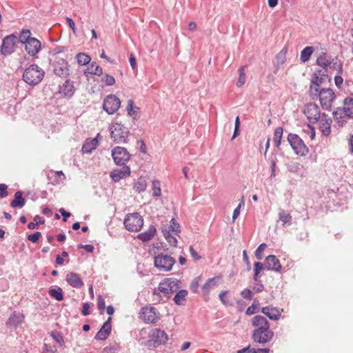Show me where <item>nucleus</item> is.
<instances>
[{
    "label": "nucleus",
    "instance_id": "61",
    "mask_svg": "<svg viewBox=\"0 0 353 353\" xmlns=\"http://www.w3.org/2000/svg\"><path fill=\"white\" fill-rule=\"evenodd\" d=\"M241 295L242 296L243 298L247 300H252L253 297L252 291L248 288H245L243 290H242L241 292Z\"/></svg>",
    "mask_w": 353,
    "mask_h": 353
},
{
    "label": "nucleus",
    "instance_id": "59",
    "mask_svg": "<svg viewBox=\"0 0 353 353\" xmlns=\"http://www.w3.org/2000/svg\"><path fill=\"white\" fill-rule=\"evenodd\" d=\"M258 311H259V310L257 308L256 304H255V303H253L250 306H249L247 308V310L245 311V314L248 316H250L252 314L256 313Z\"/></svg>",
    "mask_w": 353,
    "mask_h": 353
},
{
    "label": "nucleus",
    "instance_id": "62",
    "mask_svg": "<svg viewBox=\"0 0 353 353\" xmlns=\"http://www.w3.org/2000/svg\"><path fill=\"white\" fill-rule=\"evenodd\" d=\"M65 21H66L67 24L69 26V28L72 30V32L74 34H76L77 28H76V26H75L74 21H73V19L69 17H66Z\"/></svg>",
    "mask_w": 353,
    "mask_h": 353
},
{
    "label": "nucleus",
    "instance_id": "44",
    "mask_svg": "<svg viewBox=\"0 0 353 353\" xmlns=\"http://www.w3.org/2000/svg\"><path fill=\"white\" fill-rule=\"evenodd\" d=\"M163 234L171 246L176 247L178 243L176 238L169 231H162Z\"/></svg>",
    "mask_w": 353,
    "mask_h": 353
},
{
    "label": "nucleus",
    "instance_id": "42",
    "mask_svg": "<svg viewBox=\"0 0 353 353\" xmlns=\"http://www.w3.org/2000/svg\"><path fill=\"white\" fill-rule=\"evenodd\" d=\"M202 280L201 276L195 277L191 282L190 289L192 293L197 294Z\"/></svg>",
    "mask_w": 353,
    "mask_h": 353
},
{
    "label": "nucleus",
    "instance_id": "25",
    "mask_svg": "<svg viewBox=\"0 0 353 353\" xmlns=\"http://www.w3.org/2000/svg\"><path fill=\"white\" fill-rule=\"evenodd\" d=\"M24 318L25 316L23 314L14 312L10 314V317L6 321V326L8 327H17L23 322Z\"/></svg>",
    "mask_w": 353,
    "mask_h": 353
},
{
    "label": "nucleus",
    "instance_id": "2",
    "mask_svg": "<svg viewBox=\"0 0 353 353\" xmlns=\"http://www.w3.org/2000/svg\"><path fill=\"white\" fill-rule=\"evenodd\" d=\"M180 280L173 278H165L159 283L157 288H155L152 291V296L154 301L159 303L163 301L161 292L164 294H172L176 292L180 288Z\"/></svg>",
    "mask_w": 353,
    "mask_h": 353
},
{
    "label": "nucleus",
    "instance_id": "35",
    "mask_svg": "<svg viewBox=\"0 0 353 353\" xmlns=\"http://www.w3.org/2000/svg\"><path fill=\"white\" fill-rule=\"evenodd\" d=\"M279 218L280 221L282 222V225L283 226H289L292 225V216L290 213L286 212L284 210H282L279 214Z\"/></svg>",
    "mask_w": 353,
    "mask_h": 353
},
{
    "label": "nucleus",
    "instance_id": "26",
    "mask_svg": "<svg viewBox=\"0 0 353 353\" xmlns=\"http://www.w3.org/2000/svg\"><path fill=\"white\" fill-rule=\"evenodd\" d=\"M65 281L70 286L75 288H80L84 285L80 276L75 272H70L67 274L65 276Z\"/></svg>",
    "mask_w": 353,
    "mask_h": 353
},
{
    "label": "nucleus",
    "instance_id": "51",
    "mask_svg": "<svg viewBox=\"0 0 353 353\" xmlns=\"http://www.w3.org/2000/svg\"><path fill=\"white\" fill-rule=\"evenodd\" d=\"M303 132L305 133H306L310 139L311 140H314V138H315V128L313 125H312V124L310 123H307L305 128L303 129Z\"/></svg>",
    "mask_w": 353,
    "mask_h": 353
},
{
    "label": "nucleus",
    "instance_id": "3",
    "mask_svg": "<svg viewBox=\"0 0 353 353\" xmlns=\"http://www.w3.org/2000/svg\"><path fill=\"white\" fill-rule=\"evenodd\" d=\"M309 95L313 99L318 98L323 109L330 111L332 103L336 99V94L331 88H321L320 90L311 88L308 91Z\"/></svg>",
    "mask_w": 353,
    "mask_h": 353
},
{
    "label": "nucleus",
    "instance_id": "60",
    "mask_svg": "<svg viewBox=\"0 0 353 353\" xmlns=\"http://www.w3.org/2000/svg\"><path fill=\"white\" fill-rule=\"evenodd\" d=\"M244 205V200L242 199L241 202L239 203V205L234 210L233 214H232V221H234L235 219L239 216L240 214V209L242 205Z\"/></svg>",
    "mask_w": 353,
    "mask_h": 353
},
{
    "label": "nucleus",
    "instance_id": "31",
    "mask_svg": "<svg viewBox=\"0 0 353 353\" xmlns=\"http://www.w3.org/2000/svg\"><path fill=\"white\" fill-rule=\"evenodd\" d=\"M316 63L319 66L325 70V72H327L328 66L330 64V61L327 57V53L323 52L321 54H320L317 57Z\"/></svg>",
    "mask_w": 353,
    "mask_h": 353
},
{
    "label": "nucleus",
    "instance_id": "28",
    "mask_svg": "<svg viewBox=\"0 0 353 353\" xmlns=\"http://www.w3.org/2000/svg\"><path fill=\"white\" fill-rule=\"evenodd\" d=\"M26 204V199L23 196V192L20 190L17 191L14 194V198L10 203L12 208H23Z\"/></svg>",
    "mask_w": 353,
    "mask_h": 353
},
{
    "label": "nucleus",
    "instance_id": "30",
    "mask_svg": "<svg viewBox=\"0 0 353 353\" xmlns=\"http://www.w3.org/2000/svg\"><path fill=\"white\" fill-rule=\"evenodd\" d=\"M343 106L341 107L349 118L353 119V98L346 97L343 101Z\"/></svg>",
    "mask_w": 353,
    "mask_h": 353
},
{
    "label": "nucleus",
    "instance_id": "41",
    "mask_svg": "<svg viewBox=\"0 0 353 353\" xmlns=\"http://www.w3.org/2000/svg\"><path fill=\"white\" fill-rule=\"evenodd\" d=\"M76 59L79 65H85L90 62L91 57L83 52H79L76 55Z\"/></svg>",
    "mask_w": 353,
    "mask_h": 353
},
{
    "label": "nucleus",
    "instance_id": "19",
    "mask_svg": "<svg viewBox=\"0 0 353 353\" xmlns=\"http://www.w3.org/2000/svg\"><path fill=\"white\" fill-rule=\"evenodd\" d=\"M265 268L268 270L279 272L281 270V265L279 260L274 254L268 255L264 261Z\"/></svg>",
    "mask_w": 353,
    "mask_h": 353
},
{
    "label": "nucleus",
    "instance_id": "56",
    "mask_svg": "<svg viewBox=\"0 0 353 353\" xmlns=\"http://www.w3.org/2000/svg\"><path fill=\"white\" fill-rule=\"evenodd\" d=\"M41 236V233L39 231L35 232L34 233L30 234L27 239L28 241H31L32 243H36L38 242L39 239Z\"/></svg>",
    "mask_w": 353,
    "mask_h": 353
},
{
    "label": "nucleus",
    "instance_id": "7",
    "mask_svg": "<svg viewBox=\"0 0 353 353\" xmlns=\"http://www.w3.org/2000/svg\"><path fill=\"white\" fill-rule=\"evenodd\" d=\"M175 263L174 258L164 253H159L154 257V266L159 271H170Z\"/></svg>",
    "mask_w": 353,
    "mask_h": 353
},
{
    "label": "nucleus",
    "instance_id": "43",
    "mask_svg": "<svg viewBox=\"0 0 353 353\" xmlns=\"http://www.w3.org/2000/svg\"><path fill=\"white\" fill-rule=\"evenodd\" d=\"M245 66L243 65L239 68V79L236 82V86L239 88L242 87L245 83Z\"/></svg>",
    "mask_w": 353,
    "mask_h": 353
},
{
    "label": "nucleus",
    "instance_id": "4",
    "mask_svg": "<svg viewBox=\"0 0 353 353\" xmlns=\"http://www.w3.org/2000/svg\"><path fill=\"white\" fill-rule=\"evenodd\" d=\"M29 29H23L19 37V43L25 45V50L30 56L37 54L41 49V42L36 38L31 37Z\"/></svg>",
    "mask_w": 353,
    "mask_h": 353
},
{
    "label": "nucleus",
    "instance_id": "27",
    "mask_svg": "<svg viewBox=\"0 0 353 353\" xmlns=\"http://www.w3.org/2000/svg\"><path fill=\"white\" fill-rule=\"evenodd\" d=\"M156 232V227L153 225H150L147 230L139 233L137 235V238L143 242L148 241L154 236Z\"/></svg>",
    "mask_w": 353,
    "mask_h": 353
},
{
    "label": "nucleus",
    "instance_id": "1",
    "mask_svg": "<svg viewBox=\"0 0 353 353\" xmlns=\"http://www.w3.org/2000/svg\"><path fill=\"white\" fill-rule=\"evenodd\" d=\"M253 331L252 339L254 343L265 345L272 341L274 336L267 319L262 315H256L252 319Z\"/></svg>",
    "mask_w": 353,
    "mask_h": 353
},
{
    "label": "nucleus",
    "instance_id": "39",
    "mask_svg": "<svg viewBox=\"0 0 353 353\" xmlns=\"http://www.w3.org/2000/svg\"><path fill=\"white\" fill-rule=\"evenodd\" d=\"M162 231H169V232H173L174 234L177 235L181 232L179 223L172 218L170 221V225L168 229H162Z\"/></svg>",
    "mask_w": 353,
    "mask_h": 353
},
{
    "label": "nucleus",
    "instance_id": "58",
    "mask_svg": "<svg viewBox=\"0 0 353 353\" xmlns=\"http://www.w3.org/2000/svg\"><path fill=\"white\" fill-rule=\"evenodd\" d=\"M190 254L194 261H198L201 259V256L194 250L192 245L189 248Z\"/></svg>",
    "mask_w": 353,
    "mask_h": 353
},
{
    "label": "nucleus",
    "instance_id": "20",
    "mask_svg": "<svg viewBox=\"0 0 353 353\" xmlns=\"http://www.w3.org/2000/svg\"><path fill=\"white\" fill-rule=\"evenodd\" d=\"M111 320V317H108L107 321L103 323L94 336L95 340L104 341L108 339L112 330Z\"/></svg>",
    "mask_w": 353,
    "mask_h": 353
},
{
    "label": "nucleus",
    "instance_id": "17",
    "mask_svg": "<svg viewBox=\"0 0 353 353\" xmlns=\"http://www.w3.org/2000/svg\"><path fill=\"white\" fill-rule=\"evenodd\" d=\"M75 91L76 89L74 85V82L70 79H66L62 85H59V93L65 98H72Z\"/></svg>",
    "mask_w": 353,
    "mask_h": 353
},
{
    "label": "nucleus",
    "instance_id": "5",
    "mask_svg": "<svg viewBox=\"0 0 353 353\" xmlns=\"http://www.w3.org/2000/svg\"><path fill=\"white\" fill-rule=\"evenodd\" d=\"M45 72L37 64L30 65L26 68L22 74V79L29 85L39 84L44 77Z\"/></svg>",
    "mask_w": 353,
    "mask_h": 353
},
{
    "label": "nucleus",
    "instance_id": "10",
    "mask_svg": "<svg viewBox=\"0 0 353 353\" xmlns=\"http://www.w3.org/2000/svg\"><path fill=\"white\" fill-rule=\"evenodd\" d=\"M287 140L296 154L305 156L307 153V148L303 141L296 134L290 133Z\"/></svg>",
    "mask_w": 353,
    "mask_h": 353
},
{
    "label": "nucleus",
    "instance_id": "34",
    "mask_svg": "<svg viewBox=\"0 0 353 353\" xmlns=\"http://www.w3.org/2000/svg\"><path fill=\"white\" fill-rule=\"evenodd\" d=\"M147 188V183L145 179L141 176L134 183L133 185L134 190L140 193L144 192Z\"/></svg>",
    "mask_w": 353,
    "mask_h": 353
},
{
    "label": "nucleus",
    "instance_id": "46",
    "mask_svg": "<svg viewBox=\"0 0 353 353\" xmlns=\"http://www.w3.org/2000/svg\"><path fill=\"white\" fill-rule=\"evenodd\" d=\"M288 48L285 46L276 55V59L279 65H283L285 61V56Z\"/></svg>",
    "mask_w": 353,
    "mask_h": 353
},
{
    "label": "nucleus",
    "instance_id": "8",
    "mask_svg": "<svg viewBox=\"0 0 353 353\" xmlns=\"http://www.w3.org/2000/svg\"><path fill=\"white\" fill-rule=\"evenodd\" d=\"M125 229L130 232H138L143 225V219L138 212L130 213L123 219Z\"/></svg>",
    "mask_w": 353,
    "mask_h": 353
},
{
    "label": "nucleus",
    "instance_id": "47",
    "mask_svg": "<svg viewBox=\"0 0 353 353\" xmlns=\"http://www.w3.org/2000/svg\"><path fill=\"white\" fill-rule=\"evenodd\" d=\"M265 268L264 264L261 262H255L254 263V276L253 279L254 281H257V278L259 277V274L261 270Z\"/></svg>",
    "mask_w": 353,
    "mask_h": 353
},
{
    "label": "nucleus",
    "instance_id": "50",
    "mask_svg": "<svg viewBox=\"0 0 353 353\" xmlns=\"http://www.w3.org/2000/svg\"><path fill=\"white\" fill-rule=\"evenodd\" d=\"M342 65L339 64L338 73L334 76V83L337 88H341L343 82V79L341 77Z\"/></svg>",
    "mask_w": 353,
    "mask_h": 353
},
{
    "label": "nucleus",
    "instance_id": "23",
    "mask_svg": "<svg viewBox=\"0 0 353 353\" xmlns=\"http://www.w3.org/2000/svg\"><path fill=\"white\" fill-rule=\"evenodd\" d=\"M99 139H101L100 134L98 133L93 139H87L83 144L81 151L83 153L90 154L99 145Z\"/></svg>",
    "mask_w": 353,
    "mask_h": 353
},
{
    "label": "nucleus",
    "instance_id": "9",
    "mask_svg": "<svg viewBox=\"0 0 353 353\" xmlns=\"http://www.w3.org/2000/svg\"><path fill=\"white\" fill-rule=\"evenodd\" d=\"M149 338L150 339L147 342L148 345L154 348L165 345L168 340V334L160 328L152 329Z\"/></svg>",
    "mask_w": 353,
    "mask_h": 353
},
{
    "label": "nucleus",
    "instance_id": "57",
    "mask_svg": "<svg viewBox=\"0 0 353 353\" xmlns=\"http://www.w3.org/2000/svg\"><path fill=\"white\" fill-rule=\"evenodd\" d=\"M97 305L98 308L100 311L101 314H103L105 307V301L101 295H98L97 296Z\"/></svg>",
    "mask_w": 353,
    "mask_h": 353
},
{
    "label": "nucleus",
    "instance_id": "52",
    "mask_svg": "<svg viewBox=\"0 0 353 353\" xmlns=\"http://www.w3.org/2000/svg\"><path fill=\"white\" fill-rule=\"evenodd\" d=\"M228 292L225 290V291H222L219 295V297L221 300V301L222 302V303L225 305V306H232L233 305V303L232 301H231L230 300V299L225 296V294L228 293Z\"/></svg>",
    "mask_w": 353,
    "mask_h": 353
},
{
    "label": "nucleus",
    "instance_id": "11",
    "mask_svg": "<svg viewBox=\"0 0 353 353\" xmlns=\"http://www.w3.org/2000/svg\"><path fill=\"white\" fill-rule=\"evenodd\" d=\"M17 43H19V38L14 34L6 36L1 46V54L4 56L12 54L16 49Z\"/></svg>",
    "mask_w": 353,
    "mask_h": 353
},
{
    "label": "nucleus",
    "instance_id": "13",
    "mask_svg": "<svg viewBox=\"0 0 353 353\" xmlns=\"http://www.w3.org/2000/svg\"><path fill=\"white\" fill-rule=\"evenodd\" d=\"M121 106V100L113 94L107 95L103 101L102 108L108 114L115 113Z\"/></svg>",
    "mask_w": 353,
    "mask_h": 353
},
{
    "label": "nucleus",
    "instance_id": "54",
    "mask_svg": "<svg viewBox=\"0 0 353 353\" xmlns=\"http://www.w3.org/2000/svg\"><path fill=\"white\" fill-rule=\"evenodd\" d=\"M102 81L104 82L106 85L110 86L115 83V79L112 75L105 74L102 78Z\"/></svg>",
    "mask_w": 353,
    "mask_h": 353
},
{
    "label": "nucleus",
    "instance_id": "16",
    "mask_svg": "<svg viewBox=\"0 0 353 353\" xmlns=\"http://www.w3.org/2000/svg\"><path fill=\"white\" fill-rule=\"evenodd\" d=\"M140 318L146 323H155L157 319L156 309L152 306L143 307Z\"/></svg>",
    "mask_w": 353,
    "mask_h": 353
},
{
    "label": "nucleus",
    "instance_id": "29",
    "mask_svg": "<svg viewBox=\"0 0 353 353\" xmlns=\"http://www.w3.org/2000/svg\"><path fill=\"white\" fill-rule=\"evenodd\" d=\"M176 294L174 296V301L176 305H183V303L186 301L188 296V290L185 289L178 290L176 292Z\"/></svg>",
    "mask_w": 353,
    "mask_h": 353
},
{
    "label": "nucleus",
    "instance_id": "40",
    "mask_svg": "<svg viewBox=\"0 0 353 353\" xmlns=\"http://www.w3.org/2000/svg\"><path fill=\"white\" fill-rule=\"evenodd\" d=\"M283 127H277L274 132V142L275 147L279 148L281 145V139L283 137Z\"/></svg>",
    "mask_w": 353,
    "mask_h": 353
},
{
    "label": "nucleus",
    "instance_id": "18",
    "mask_svg": "<svg viewBox=\"0 0 353 353\" xmlns=\"http://www.w3.org/2000/svg\"><path fill=\"white\" fill-rule=\"evenodd\" d=\"M121 166L122 167L121 169H114L110 172V178L112 181L115 183L130 175L131 171L130 166L127 165Z\"/></svg>",
    "mask_w": 353,
    "mask_h": 353
},
{
    "label": "nucleus",
    "instance_id": "49",
    "mask_svg": "<svg viewBox=\"0 0 353 353\" xmlns=\"http://www.w3.org/2000/svg\"><path fill=\"white\" fill-rule=\"evenodd\" d=\"M139 110V108H137V107H134V101L132 99H129L128 101V105H127V107H126V110H127V112H128V114L131 116V117H133L134 116L137 111L134 110Z\"/></svg>",
    "mask_w": 353,
    "mask_h": 353
},
{
    "label": "nucleus",
    "instance_id": "24",
    "mask_svg": "<svg viewBox=\"0 0 353 353\" xmlns=\"http://www.w3.org/2000/svg\"><path fill=\"white\" fill-rule=\"evenodd\" d=\"M321 124L319 125L322 135L327 137L331 133V125L332 121L325 113H322L321 117Z\"/></svg>",
    "mask_w": 353,
    "mask_h": 353
},
{
    "label": "nucleus",
    "instance_id": "12",
    "mask_svg": "<svg viewBox=\"0 0 353 353\" xmlns=\"http://www.w3.org/2000/svg\"><path fill=\"white\" fill-rule=\"evenodd\" d=\"M111 155L117 165H126L131 157L127 149L120 146L114 147L111 151Z\"/></svg>",
    "mask_w": 353,
    "mask_h": 353
},
{
    "label": "nucleus",
    "instance_id": "45",
    "mask_svg": "<svg viewBox=\"0 0 353 353\" xmlns=\"http://www.w3.org/2000/svg\"><path fill=\"white\" fill-rule=\"evenodd\" d=\"M161 195V183L158 180L152 181V196L159 197Z\"/></svg>",
    "mask_w": 353,
    "mask_h": 353
},
{
    "label": "nucleus",
    "instance_id": "63",
    "mask_svg": "<svg viewBox=\"0 0 353 353\" xmlns=\"http://www.w3.org/2000/svg\"><path fill=\"white\" fill-rule=\"evenodd\" d=\"M8 186L5 183L0 184V199L6 198L8 193L7 191Z\"/></svg>",
    "mask_w": 353,
    "mask_h": 353
},
{
    "label": "nucleus",
    "instance_id": "32",
    "mask_svg": "<svg viewBox=\"0 0 353 353\" xmlns=\"http://www.w3.org/2000/svg\"><path fill=\"white\" fill-rule=\"evenodd\" d=\"M221 276H214L207 280L201 286V289L205 294H208L210 289L216 285V279H221Z\"/></svg>",
    "mask_w": 353,
    "mask_h": 353
},
{
    "label": "nucleus",
    "instance_id": "37",
    "mask_svg": "<svg viewBox=\"0 0 353 353\" xmlns=\"http://www.w3.org/2000/svg\"><path fill=\"white\" fill-rule=\"evenodd\" d=\"M324 78L323 77H319V76H312V79L310 82V85L309 87V90H310L311 88L313 89H317L320 90L321 89L320 88L321 85L324 82Z\"/></svg>",
    "mask_w": 353,
    "mask_h": 353
},
{
    "label": "nucleus",
    "instance_id": "38",
    "mask_svg": "<svg viewBox=\"0 0 353 353\" xmlns=\"http://www.w3.org/2000/svg\"><path fill=\"white\" fill-rule=\"evenodd\" d=\"M85 72H88L97 76H101L103 73V70L101 67L97 65L95 63H92L88 66Z\"/></svg>",
    "mask_w": 353,
    "mask_h": 353
},
{
    "label": "nucleus",
    "instance_id": "22",
    "mask_svg": "<svg viewBox=\"0 0 353 353\" xmlns=\"http://www.w3.org/2000/svg\"><path fill=\"white\" fill-rule=\"evenodd\" d=\"M261 312L264 314L269 319L276 321L279 320L283 312V309L272 305L265 306L261 308Z\"/></svg>",
    "mask_w": 353,
    "mask_h": 353
},
{
    "label": "nucleus",
    "instance_id": "33",
    "mask_svg": "<svg viewBox=\"0 0 353 353\" xmlns=\"http://www.w3.org/2000/svg\"><path fill=\"white\" fill-rule=\"evenodd\" d=\"M314 51V48L312 46H307L304 48L300 54V60L302 63L308 61Z\"/></svg>",
    "mask_w": 353,
    "mask_h": 353
},
{
    "label": "nucleus",
    "instance_id": "64",
    "mask_svg": "<svg viewBox=\"0 0 353 353\" xmlns=\"http://www.w3.org/2000/svg\"><path fill=\"white\" fill-rule=\"evenodd\" d=\"M254 286L253 287V290L256 292H260L263 290L264 285L262 284L260 280H259V278H257V281H254Z\"/></svg>",
    "mask_w": 353,
    "mask_h": 353
},
{
    "label": "nucleus",
    "instance_id": "15",
    "mask_svg": "<svg viewBox=\"0 0 353 353\" xmlns=\"http://www.w3.org/2000/svg\"><path fill=\"white\" fill-rule=\"evenodd\" d=\"M53 71L56 75L65 78L69 75V64L65 59H60L54 63Z\"/></svg>",
    "mask_w": 353,
    "mask_h": 353
},
{
    "label": "nucleus",
    "instance_id": "55",
    "mask_svg": "<svg viewBox=\"0 0 353 353\" xmlns=\"http://www.w3.org/2000/svg\"><path fill=\"white\" fill-rule=\"evenodd\" d=\"M287 168L291 173H297L300 170V164L298 163H290L288 165Z\"/></svg>",
    "mask_w": 353,
    "mask_h": 353
},
{
    "label": "nucleus",
    "instance_id": "36",
    "mask_svg": "<svg viewBox=\"0 0 353 353\" xmlns=\"http://www.w3.org/2000/svg\"><path fill=\"white\" fill-rule=\"evenodd\" d=\"M48 294L50 296L53 297L57 301H61L63 300L64 296L63 290L60 287L50 289Z\"/></svg>",
    "mask_w": 353,
    "mask_h": 353
},
{
    "label": "nucleus",
    "instance_id": "21",
    "mask_svg": "<svg viewBox=\"0 0 353 353\" xmlns=\"http://www.w3.org/2000/svg\"><path fill=\"white\" fill-rule=\"evenodd\" d=\"M332 116L334 121L339 127L344 126L349 119L348 115L341 107L336 108L332 112Z\"/></svg>",
    "mask_w": 353,
    "mask_h": 353
},
{
    "label": "nucleus",
    "instance_id": "48",
    "mask_svg": "<svg viewBox=\"0 0 353 353\" xmlns=\"http://www.w3.org/2000/svg\"><path fill=\"white\" fill-rule=\"evenodd\" d=\"M50 336L59 345L62 346L64 344L63 337L61 332L58 331H52L50 333Z\"/></svg>",
    "mask_w": 353,
    "mask_h": 353
},
{
    "label": "nucleus",
    "instance_id": "53",
    "mask_svg": "<svg viewBox=\"0 0 353 353\" xmlns=\"http://www.w3.org/2000/svg\"><path fill=\"white\" fill-rule=\"evenodd\" d=\"M266 247V243H262L258 246V248L255 250V256L258 260H261L263 259L262 252H263Z\"/></svg>",
    "mask_w": 353,
    "mask_h": 353
},
{
    "label": "nucleus",
    "instance_id": "14",
    "mask_svg": "<svg viewBox=\"0 0 353 353\" xmlns=\"http://www.w3.org/2000/svg\"><path fill=\"white\" fill-rule=\"evenodd\" d=\"M303 113L310 123H317L322 114L319 107L316 103L312 102L305 105Z\"/></svg>",
    "mask_w": 353,
    "mask_h": 353
},
{
    "label": "nucleus",
    "instance_id": "6",
    "mask_svg": "<svg viewBox=\"0 0 353 353\" xmlns=\"http://www.w3.org/2000/svg\"><path fill=\"white\" fill-rule=\"evenodd\" d=\"M110 138L115 143H125L128 141L130 131L121 123H115L110 127Z\"/></svg>",
    "mask_w": 353,
    "mask_h": 353
}]
</instances>
